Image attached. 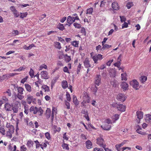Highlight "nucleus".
<instances>
[{"label":"nucleus","mask_w":151,"mask_h":151,"mask_svg":"<svg viewBox=\"0 0 151 151\" xmlns=\"http://www.w3.org/2000/svg\"><path fill=\"white\" fill-rule=\"evenodd\" d=\"M91 55L92 59L94 61V63H97V60H102L103 58L102 55L100 54H98L97 55H95L92 56L91 53Z\"/></svg>","instance_id":"f257e3e1"},{"label":"nucleus","mask_w":151,"mask_h":151,"mask_svg":"<svg viewBox=\"0 0 151 151\" xmlns=\"http://www.w3.org/2000/svg\"><path fill=\"white\" fill-rule=\"evenodd\" d=\"M96 140L97 144L99 145L100 147L103 148H105L106 147V145L104 144V139L102 138L101 137H99Z\"/></svg>","instance_id":"f03ea898"},{"label":"nucleus","mask_w":151,"mask_h":151,"mask_svg":"<svg viewBox=\"0 0 151 151\" xmlns=\"http://www.w3.org/2000/svg\"><path fill=\"white\" fill-rule=\"evenodd\" d=\"M130 84L132 87L136 90L139 89V83L135 80H134L130 82Z\"/></svg>","instance_id":"7ed1b4c3"},{"label":"nucleus","mask_w":151,"mask_h":151,"mask_svg":"<svg viewBox=\"0 0 151 151\" xmlns=\"http://www.w3.org/2000/svg\"><path fill=\"white\" fill-rule=\"evenodd\" d=\"M101 76L100 75H97L94 78L95 84L99 86L101 83Z\"/></svg>","instance_id":"20e7f679"},{"label":"nucleus","mask_w":151,"mask_h":151,"mask_svg":"<svg viewBox=\"0 0 151 151\" xmlns=\"http://www.w3.org/2000/svg\"><path fill=\"white\" fill-rule=\"evenodd\" d=\"M117 99L119 101L123 102L126 99V97L123 94L119 93L117 95Z\"/></svg>","instance_id":"39448f33"},{"label":"nucleus","mask_w":151,"mask_h":151,"mask_svg":"<svg viewBox=\"0 0 151 151\" xmlns=\"http://www.w3.org/2000/svg\"><path fill=\"white\" fill-rule=\"evenodd\" d=\"M41 76V78L42 79H48L49 77L48 75V73L47 71H41L40 73Z\"/></svg>","instance_id":"423d86ee"},{"label":"nucleus","mask_w":151,"mask_h":151,"mask_svg":"<svg viewBox=\"0 0 151 151\" xmlns=\"http://www.w3.org/2000/svg\"><path fill=\"white\" fill-rule=\"evenodd\" d=\"M115 106H116L118 110L120 111H124L126 109V106L123 104H115Z\"/></svg>","instance_id":"0eeeda50"},{"label":"nucleus","mask_w":151,"mask_h":151,"mask_svg":"<svg viewBox=\"0 0 151 151\" xmlns=\"http://www.w3.org/2000/svg\"><path fill=\"white\" fill-rule=\"evenodd\" d=\"M29 112L30 113L33 112L34 114H36L38 112V108L36 106H32L29 109Z\"/></svg>","instance_id":"6e6552de"},{"label":"nucleus","mask_w":151,"mask_h":151,"mask_svg":"<svg viewBox=\"0 0 151 151\" xmlns=\"http://www.w3.org/2000/svg\"><path fill=\"white\" fill-rule=\"evenodd\" d=\"M84 66L86 68L91 67V64L90 63V61L88 58H86L83 62Z\"/></svg>","instance_id":"1a4fd4ad"},{"label":"nucleus","mask_w":151,"mask_h":151,"mask_svg":"<svg viewBox=\"0 0 151 151\" xmlns=\"http://www.w3.org/2000/svg\"><path fill=\"white\" fill-rule=\"evenodd\" d=\"M73 17H72L71 16H69L68 17L67 19V22L69 24L68 25L69 26H70V24H71L73 22H74V19Z\"/></svg>","instance_id":"9d476101"},{"label":"nucleus","mask_w":151,"mask_h":151,"mask_svg":"<svg viewBox=\"0 0 151 151\" xmlns=\"http://www.w3.org/2000/svg\"><path fill=\"white\" fill-rule=\"evenodd\" d=\"M120 86L122 88L125 90L127 89L128 87V85L126 82H122L121 83Z\"/></svg>","instance_id":"9b49d317"},{"label":"nucleus","mask_w":151,"mask_h":151,"mask_svg":"<svg viewBox=\"0 0 151 151\" xmlns=\"http://www.w3.org/2000/svg\"><path fill=\"white\" fill-rule=\"evenodd\" d=\"M112 7L114 10H117L119 9L118 4L115 2H113L112 3Z\"/></svg>","instance_id":"f8f14e48"},{"label":"nucleus","mask_w":151,"mask_h":151,"mask_svg":"<svg viewBox=\"0 0 151 151\" xmlns=\"http://www.w3.org/2000/svg\"><path fill=\"white\" fill-rule=\"evenodd\" d=\"M12 106L10 104L6 103L5 105V109L7 111H10L12 110L11 107Z\"/></svg>","instance_id":"ddd939ff"},{"label":"nucleus","mask_w":151,"mask_h":151,"mask_svg":"<svg viewBox=\"0 0 151 151\" xmlns=\"http://www.w3.org/2000/svg\"><path fill=\"white\" fill-rule=\"evenodd\" d=\"M86 147L88 149L92 148V142L90 140H88L86 142Z\"/></svg>","instance_id":"4468645a"},{"label":"nucleus","mask_w":151,"mask_h":151,"mask_svg":"<svg viewBox=\"0 0 151 151\" xmlns=\"http://www.w3.org/2000/svg\"><path fill=\"white\" fill-rule=\"evenodd\" d=\"M82 113L85 115L84 116L86 119V120L88 121H89L90 119L88 116V111L87 110H83Z\"/></svg>","instance_id":"2eb2a0df"},{"label":"nucleus","mask_w":151,"mask_h":151,"mask_svg":"<svg viewBox=\"0 0 151 151\" xmlns=\"http://www.w3.org/2000/svg\"><path fill=\"white\" fill-rule=\"evenodd\" d=\"M137 118L140 120L142 119L143 117V113L141 111H137L136 112Z\"/></svg>","instance_id":"dca6fc26"},{"label":"nucleus","mask_w":151,"mask_h":151,"mask_svg":"<svg viewBox=\"0 0 151 151\" xmlns=\"http://www.w3.org/2000/svg\"><path fill=\"white\" fill-rule=\"evenodd\" d=\"M101 127L104 130H109L111 128V125L106 124L104 125L101 126Z\"/></svg>","instance_id":"f3484780"},{"label":"nucleus","mask_w":151,"mask_h":151,"mask_svg":"<svg viewBox=\"0 0 151 151\" xmlns=\"http://www.w3.org/2000/svg\"><path fill=\"white\" fill-rule=\"evenodd\" d=\"M24 108V113L27 115L28 114L29 111V106L27 104H25Z\"/></svg>","instance_id":"a211bd4d"},{"label":"nucleus","mask_w":151,"mask_h":151,"mask_svg":"<svg viewBox=\"0 0 151 151\" xmlns=\"http://www.w3.org/2000/svg\"><path fill=\"white\" fill-rule=\"evenodd\" d=\"M73 102L74 104L76 106L78 105L79 103L77 100V97L75 95H73Z\"/></svg>","instance_id":"6ab92c4d"},{"label":"nucleus","mask_w":151,"mask_h":151,"mask_svg":"<svg viewBox=\"0 0 151 151\" xmlns=\"http://www.w3.org/2000/svg\"><path fill=\"white\" fill-rule=\"evenodd\" d=\"M111 84L113 87H116L118 84V82L115 79H114L113 81H111Z\"/></svg>","instance_id":"aec40b11"},{"label":"nucleus","mask_w":151,"mask_h":151,"mask_svg":"<svg viewBox=\"0 0 151 151\" xmlns=\"http://www.w3.org/2000/svg\"><path fill=\"white\" fill-rule=\"evenodd\" d=\"M24 86L25 88L28 91L30 92L32 91V88L30 85L28 84H25Z\"/></svg>","instance_id":"412c9836"},{"label":"nucleus","mask_w":151,"mask_h":151,"mask_svg":"<svg viewBox=\"0 0 151 151\" xmlns=\"http://www.w3.org/2000/svg\"><path fill=\"white\" fill-rule=\"evenodd\" d=\"M42 88L45 90V92H48L50 91L49 87L46 85H43L42 86Z\"/></svg>","instance_id":"4be33fe9"},{"label":"nucleus","mask_w":151,"mask_h":151,"mask_svg":"<svg viewBox=\"0 0 151 151\" xmlns=\"http://www.w3.org/2000/svg\"><path fill=\"white\" fill-rule=\"evenodd\" d=\"M18 108L19 106H17V105L12 106V109L13 110L14 113H17L18 111Z\"/></svg>","instance_id":"5701e85b"},{"label":"nucleus","mask_w":151,"mask_h":151,"mask_svg":"<svg viewBox=\"0 0 151 151\" xmlns=\"http://www.w3.org/2000/svg\"><path fill=\"white\" fill-rule=\"evenodd\" d=\"M45 114L46 117L48 119L50 118L51 114V110L50 109H47L46 111Z\"/></svg>","instance_id":"b1692460"},{"label":"nucleus","mask_w":151,"mask_h":151,"mask_svg":"<svg viewBox=\"0 0 151 151\" xmlns=\"http://www.w3.org/2000/svg\"><path fill=\"white\" fill-rule=\"evenodd\" d=\"M62 87L63 88L65 89L68 87V83L66 81H62Z\"/></svg>","instance_id":"393cba45"},{"label":"nucleus","mask_w":151,"mask_h":151,"mask_svg":"<svg viewBox=\"0 0 151 151\" xmlns=\"http://www.w3.org/2000/svg\"><path fill=\"white\" fill-rule=\"evenodd\" d=\"M110 77L114 78L116 76V72L114 70H112L109 73Z\"/></svg>","instance_id":"a878e982"},{"label":"nucleus","mask_w":151,"mask_h":151,"mask_svg":"<svg viewBox=\"0 0 151 151\" xmlns=\"http://www.w3.org/2000/svg\"><path fill=\"white\" fill-rule=\"evenodd\" d=\"M14 127L12 125H9L8 131L10 132L11 133H12L14 132Z\"/></svg>","instance_id":"bb28decb"},{"label":"nucleus","mask_w":151,"mask_h":151,"mask_svg":"<svg viewBox=\"0 0 151 151\" xmlns=\"http://www.w3.org/2000/svg\"><path fill=\"white\" fill-rule=\"evenodd\" d=\"M147 80V77L145 76H142L140 78V82L142 83L145 82Z\"/></svg>","instance_id":"cd10ccee"},{"label":"nucleus","mask_w":151,"mask_h":151,"mask_svg":"<svg viewBox=\"0 0 151 151\" xmlns=\"http://www.w3.org/2000/svg\"><path fill=\"white\" fill-rule=\"evenodd\" d=\"M16 146L15 145H14V149L13 150H12L13 147L11 144H10V145L8 146V149L11 151H15L16 150Z\"/></svg>","instance_id":"c85d7f7f"},{"label":"nucleus","mask_w":151,"mask_h":151,"mask_svg":"<svg viewBox=\"0 0 151 151\" xmlns=\"http://www.w3.org/2000/svg\"><path fill=\"white\" fill-rule=\"evenodd\" d=\"M18 92L21 95H22L23 93V91L24 90V89L21 87H19L17 89Z\"/></svg>","instance_id":"c756f323"},{"label":"nucleus","mask_w":151,"mask_h":151,"mask_svg":"<svg viewBox=\"0 0 151 151\" xmlns=\"http://www.w3.org/2000/svg\"><path fill=\"white\" fill-rule=\"evenodd\" d=\"M93 12V8L92 7H91L87 9L86 14H91Z\"/></svg>","instance_id":"7c9ffc66"},{"label":"nucleus","mask_w":151,"mask_h":151,"mask_svg":"<svg viewBox=\"0 0 151 151\" xmlns=\"http://www.w3.org/2000/svg\"><path fill=\"white\" fill-rule=\"evenodd\" d=\"M127 75L126 73H122L121 74L122 80V81H126L127 80V77H126Z\"/></svg>","instance_id":"2f4dec72"},{"label":"nucleus","mask_w":151,"mask_h":151,"mask_svg":"<svg viewBox=\"0 0 151 151\" xmlns=\"http://www.w3.org/2000/svg\"><path fill=\"white\" fill-rule=\"evenodd\" d=\"M139 127V128L137 129L136 131V132L137 133L142 135H144L145 134V133L142 132L141 130V128L140 127Z\"/></svg>","instance_id":"473e14b6"},{"label":"nucleus","mask_w":151,"mask_h":151,"mask_svg":"<svg viewBox=\"0 0 151 151\" xmlns=\"http://www.w3.org/2000/svg\"><path fill=\"white\" fill-rule=\"evenodd\" d=\"M58 28L62 31L63 30L65 29L63 24L60 23H59V24L58 25Z\"/></svg>","instance_id":"72a5a7b5"},{"label":"nucleus","mask_w":151,"mask_h":151,"mask_svg":"<svg viewBox=\"0 0 151 151\" xmlns=\"http://www.w3.org/2000/svg\"><path fill=\"white\" fill-rule=\"evenodd\" d=\"M25 47H24V48L26 50H29L31 49L32 47H35V45L33 44H32L31 45H30L29 46L27 47L26 46H25Z\"/></svg>","instance_id":"f704fd0d"},{"label":"nucleus","mask_w":151,"mask_h":151,"mask_svg":"<svg viewBox=\"0 0 151 151\" xmlns=\"http://www.w3.org/2000/svg\"><path fill=\"white\" fill-rule=\"evenodd\" d=\"M0 78L1 81H3L5 79H8L7 74L3 75L2 76H0Z\"/></svg>","instance_id":"c9c22d12"},{"label":"nucleus","mask_w":151,"mask_h":151,"mask_svg":"<svg viewBox=\"0 0 151 151\" xmlns=\"http://www.w3.org/2000/svg\"><path fill=\"white\" fill-rule=\"evenodd\" d=\"M34 71L32 68L30 69L29 73V75L32 78H33L34 76Z\"/></svg>","instance_id":"e433bc0d"},{"label":"nucleus","mask_w":151,"mask_h":151,"mask_svg":"<svg viewBox=\"0 0 151 151\" xmlns=\"http://www.w3.org/2000/svg\"><path fill=\"white\" fill-rule=\"evenodd\" d=\"M133 5V3L132 2H129L127 3L126 6L128 9H129Z\"/></svg>","instance_id":"4c0bfd02"},{"label":"nucleus","mask_w":151,"mask_h":151,"mask_svg":"<svg viewBox=\"0 0 151 151\" xmlns=\"http://www.w3.org/2000/svg\"><path fill=\"white\" fill-rule=\"evenodd\" d=\"M73 25L75 27L77 28H80L81 27V25L80 24H78L76 22L74 23L73 24Z\"/></svg>","instance_id":"58836bf2"},{"label":"nucleus","mask_w":151,"mask_h":151,"mask_svg":"<svg viewBox=\"0 0 151 151\" xmlns=\"http://www.w3.org/2000/svg\"><path fill=\"white\" fill-rule=\"evenodd\" d=\"M121 61V60H120V61H118L114 64V65L115 66L117 67L118 68H119L120 66L121 63L120 61Z\"/></svg>","instance_id":"ea45409f"},{"label":"nucleus","mask_w":151,"mask_h":151,"mask_svg":"<svg viewBox=\"0 0 151 151\" xmlns=\"http://www.w3.org/2000/svg\"><path fill=\"white\" fill-rule=\"evenodd\" d=\"M13 14L14 15V17H17L20 15L19 12L17 10L15 11L13 13Z\"/></svg>","instance_id":"a19ab883"},{"label":"nucleus","mask_w":151,"mask_h":151,"mask_svg":"<svg viewBox=\"0 0 151 151\" xmlns=\"http://www.w3.org/2000/svg\"><path fill=\"white\" fill-rule=\"evenodd\" d=\"M146 120L150 122L151 121V115L150 114H147L146 115Z\"/></svg>","instance_id":"79ce46f5"},{"label":"nucleus","mask_w":151,"mask_h":151,"mask_svg":"<svg viewBox=\"0 0 151 151\" xmlns=\"http://www.w3.org/2000/svg\"><path fill=\"white\" fill-rule=\"evenodd\" d=\"M62 147L64 149H65L68 150H69L68 145L67 144H63L62 145Z\"/></svg>","instance_id":"37998d69"},{"label":"nucleus","mask_w":151,"mask_h":151,"mask_svg":"<svg viewBox=\"0 0 151 151\" xmlns=\"http://www.w3.org/2000/svg\"><path fill=\"white\" fill-rule=\"evenodd\" d=\"M98 88L96 86H94L92 88L91 90L93 92H94L96 93L97 91ZM96 94V93H95Z\"/></svg>","instance_id":"c03bdc74"},{"label":"nucleus","mask_w":151,"mask_h":151,"mask_svg":"<svg viewBox=\"0 0 151 151\" xmlns=\"http://www.w3.org/2000/svg\"><path fill=\"white\" fill-rule=\"evenodd\" d=\"M65 105L67 106V108L68 109H70V103L66 101H65Z\"/></svg>","instance_id":"a18cd8bd"},{"label":"nucleus","mask_w":151,"mask_h":151,"mask_svg":"<svg viewBox=\"0 0 151 151\" xmlns=\"http://www.w3.org/2000/svg\"><path fill=\"white\" fill-rule=\"evenodd\" d=\"M28 6H29V5L28 4H19L18 7L21 8L25 7Z\"/></svg>","instance_id":"49530a36"},{"label":"nucleus","mask_w":151,"mask_h":151,"mask_svg":"<svg viewBox=\"0 0 151 151\" xmlns=\"http://www.w3.org/2000/svg\"><path fill=\"white\" fill-rule=\"evenodd\" d=\"M66 96L67 100L68 101H70L71 99L70 94L68 93H67L66 94Z\"/></svg>","instance_id":"de8ad7c7"},{"label":"nucleus","mask_w":151,"mask_h":151,"mask_svg":"<svg viewBox=\"0 0 151 151\" xmlns=\"http://www.w3.org/2000/svg\"><path fill=\"white\" fill-rule=\"evenodd\" d=\"M21 15L20 16V18H23L24 17H26L27 15V14L26 13H20Z\"/></svg>","instance_id":"09e8293b"},{"label":"nucleus","mask_w":151,"mask_h":151,"mask_svg":"<svg viewBox=\"0 0 151 151\" xmlns=\"http://www.w3.org/2000/svg\"><path fill=\"white\" fill-rule=\"evenodd\" d=\"M5 130L4 128L0 127V132L2 134L4 135L5 134Z\"/></svg>","instance_id":"8fccbe9b"},{"label":"nucleus","mask_w":151,"mask_h":151,"mask_svg":"<svg viewBox=\"0 0 151 151\" xmlns=\"http://www.w3.org/2000/svg\"><path fill=\"white\" fill-rule=\"evenodd\" d=\"M33 98L32 96H30V95L27 96V97L26 99V101H32L33 99Z\"/></svg>","instance_id":"3c124183"},{"label":"nucleus","mask_w":151,"mask_h":151,"mask_svg":"<svg viewBox=\"0 0 151 151\" xmlns=\"http://www.w3.org/2000/svg\"><path fill=\"white\" fill-rule=\"evenodd\" d=\"M120 20L122 22H125L126 20V18L124 17L120 16Z\"/></svg>","instance_id":"603ef678"},{"label":"nucleus","mask_w":151,"mask_h":151,"mask_svg":"<svg viewBox=\"0 0 151 151\" xmlns=\"http://www.w3.org/2000/svg\"><path fill=\"white\" fill-rule=\"evenodd\" d=\"M38 111L40 113V115H41L43 113V110L42 109L41 107H40L39 108H38Z\"/></svg>","instance_id":"864d4df0"},{"label":"nucleus","mask_w":151,"mask_h":151,"mask_svg":"<svg viewBox=\"0 0 151 151\" xmlns=\"http://www.w3.org/2000/svg\"><path fill=\"white\" fill-rule=\"evenodd\" d=\"M12 133L10 131H7L6 136L7 137H8L9 138H11L12 137Z\"/></svg>","instance_id":"5fc2aeb1"},{"label":"nucleus","mask_w":151,"mask_h":151,"mask_svg":"<svg viewBox=\"0 0 151 151\" xmlns=\"http://www.w3.org/2000/svg\"><path fill=\"white\" fill-rule=\"evenodd\" d=\"M71 57L70 56H68L67 57H65V60L67 63L69 62L71 60Z\"/></svg>","instance_id":"6e6d98bb"},{"label":"nucleus","mask_w":151,"mask_h":151,"mask_svg":"<svg viewBox=\"0 0 151 151\" xmlns=\"http://www.w3.org/2000/svg\"><path fill=\"white\" fill-rule=\"evenodd\" d=\"M119 115L118 114H115L113 117V119H114L115 121L119 119Z\"/></svg>","instance_id":"4d7b16f0"},{"label":"nucleus","mask_w":151,"mask_h":151,"mask_svg":"<svg viewBox=\"0 0 151 151\" xmlns=\"http://www.w3.org/2000/svg\"><path fill=\"white\" fill-rule=\"evenodd\" d=\"M55 44L57 48L59 49H60L61 48V47L60 46V42H56Z\"/></svg>","instance_id":"13d9d810"},{"label":"nucleus","mask_w":151,"mask_h":151,"mask_svg":"<svg viewBox=\"0 0 151 151\" xmlns=\"http://www.w3.org/2000/svg\"><path fill=\"white\" fill-rule=\"evenodd\" d=\"M12 34L14 36H16L19 35V32L17 30H14Z\"/></svg>","instance_id":"bf43d9fd"},{"label":"nucleus","mask_w":151,"mask_h":151,"mask_svg":"<svg viewBox=\"0 0 151 151\" xmlns=\"http://www.w3.org/2000/svg\"><path fill=\"white\" fill-rule=\"evenodd\" d=\"M103 46V47L102 48V49L103 48H104V49H105L106 48H110V47H111V45H109L108 44H105V45H102Z\"/></svg>","instance_id":"052dcab7"},{"label":"nucleus","mask_w":151,"mask_h":151,"mask_svg":"<svg viewBox=\"0 0 151 151\" xmlns=\"http://www.w3.org/2000/svg\"><path fill=\"white\" fill-rule=\"evenodd\" d=\"M45 136L48 139H50V137L49 133L48 132H46L45 133Z\"/></svg>","instance_id":"680f3d73"},{"label":"nucleus","mask_w":151,"mask_h":151,"mask_svg":"<svg viewBox=\"0 0 151 151\" xmlns=\"http://www.w3.org/2000/svg\"><path fill=\"white\" fill-rule=\"evenodd\" d=\"M128 24L127 22H124V23L122 24V28H127L128 27Z\"/></svg>","instance_id":"e2e57ef3"},{"label":"nucleus","mask_w":151,"mask_h":151,"mask_svg":"<svg viewBox=\"0 0 151 151\" xmlns=\"http://www.w3.org/2000/svg\"><path fill=\"white\" fill-rule=\"evenodd\" d=\"M81 32L83 34L86 35V31L84 27L81 28Z\"/></svg>","instance_id":"0e129e2a"},{"label":"nucleus","mask_w":151,"mask_h":151,"mask_svg":"<svg viewBox=\"0 0 151 151\" xmlns=\"http://www.w3.org/2000/svg\"><path fill=\"white\" fill-rule=\"evenodd\" d=\"M5 93H7V95L9 96H11L12 95L11 91L9 89H8L5 92Z\"/></svg>","instance_id":"69168bd1"},{"label":"nucleus","mask_w":151,"mask_h":151,"mask_svg":"<svg viewBox=\"0 0 151 151\" xmlns=\"http://www.w3.org/2000/svg\"><path fill=\"white\" fill-rule=\"evenodd\" d=\"M21 151H26L27 148L24 145H23L21 147Z\"/></svg>","instance_id":"338daca9"},{"label":"nucleus","mask_w":151,"mask_h":151,"mask_svg":"<svg viewBox=\"0 0 151 151\" xmlns=\"http://www.w3.org/2000/svg\"><path fill=\"white\" fill-rule=\"evenodd\" d=\"M94 151H104L103 149L101 148H95L94 149Z\"/></svg>","instance_id":"774afa93"}]
</instances>
